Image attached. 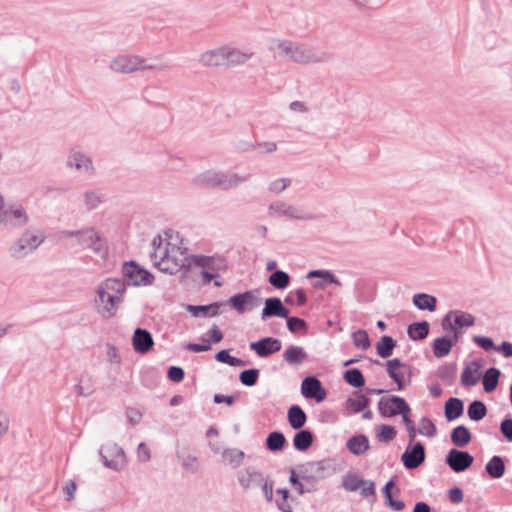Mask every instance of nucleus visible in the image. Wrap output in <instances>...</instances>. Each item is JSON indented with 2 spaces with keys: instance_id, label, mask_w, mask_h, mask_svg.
Listing matches in <instances>:
<instances>
[{
  "instance_id": "obj_1",
  "label": "nucleus",
  "mask_w": 512,
  "mask_h": 512,
  "mask_svg": "<svg viewBox=\"0 0 512 512\" xmlns=\"http://www.w3.org/2000/svg\"><path fill=\"white\" fill-rule=\"evenodd\" d=\"M268 49L279 58L302 65L325 63L332 59V54L320 47L288 39H271Z\"/></svg>"
},
{
  "instance_id": "obj_2",
  "label": "nucleus",
  "mask_w": 512,
  "mask_h": 512,
  "mask_svg": "<svg viewBox=\"0 0 512 512\" xmlns=\"http://www.w3.org/2000/svg\"><path fill=\"white\" fill-rule=\"evenodd\" d=\"M95 293L94 306L97 313L110 319L117 314L123 301L125 282L121 278H107L98 284Z\"/></svg>"
},
{
  "instance_id": "obj_3",
  "label": "nucleus",
  "mask_w": 512,
  "mask_h": 512,
  "mask_svg": "<svg viewBox=\"0 0 512 512\" xmlns=\"http://www.w3.org/2000/svg\"><path fill=\"white\" fill-rule=\"evenodd\" d=\"M159 244L152 254V260L155 266L161 271L168 274H176L183 268L189 269L191 266V256L186 255V249L167 242L165 245L161 243V237L154 238L153 245Z\"/></svg>"
},
{
  "instance_id": "obj_4",
  "label": "nucleus",
  "mask_w": 512,
  "mask_h": 512,
  "mask_svg": "<svg viewBox=\"0 0 512 512\" xmlns=\"http://www.w3.org/2000/svg\"><path fill=\"white\" fill-rule=\"evenodd\" d=\"M252 174L236 173L222 170L209 169L197 174L193 183L198 186L207 188H217L220 190H231L250 181Z\"/></svg>"
},
{
  "instance_id": "obj_5",
  "label": "nucleus",
  "mask_w": 512,
  "mask_h": 512,
  "mask_svg": "<svg viewBox=\"0 0 512 512\" xmlns=\"http://www.w3.org/2000/svg\"><path fill=\"white\" fill-rule=\"evenodd\" d=\"M61 237L63 239L74 238L82 248L90 249L102 259L107 257L108 248L106 241L93 227L74 231L65 230L61 232Z\"/></svg>"
},
{
  "instance_id": "obj_6",
  "label": "nucleus",
  "mask_w": 512,
  "mask_h": 512,
  "mask_svg": "<svg viewBox=\"0 0 512 512\" xmlns=\"http://www.w3.org/2000/svg\"><path fill=\"white\" fill-rule=\"evenodd\" d=\"M44 242V237L33 230H25L8 247V254L13 260H22L33 254Z\"/></svg>"
},
{
  "instance_id": "obj_7",
  "label": "nucleus",
  "mask_w": 512,
  "mask_h": 512,
  "mask_svg": "<svg viewBox=\"0 0 512 512\" xmlns=\"http://www.w3.org/2000/svg\"><path fill=\"white\" fill-rule=\"evenodd\" d=\"M226 304L239 314L252 311L262 304L261 289L256 288L235 294L226 301Z\"/></svg>"
},
{
  "instance_id": "obj_8",
  "label": "nucleus",
  "mask_w": 512,
  "mask_h": 512,
  "mask_svg": "<svg viewBox=\"0 0 512 512\" xmlns=\"http://www.w3.org/2000/svg\"><path fill=\"white\" fill-rule=\"evenodd\" d=\"M122 281L127 286H148L153 283L154 276L134 261L125 262L122 267Z\"/></svg>"
},
{
  "instance_id": "obj_9",
  "label": "nucleus",
  "mask_w": 512,
  "mask_h": 512,
  "mask_svg": "<svg viewBox=\"0 0 512 512\" xmlns=\"http://www.w3.org/2000/svg\"><path fill=\"white\" fill-rule=\"evenodd\" d=\"M335 469L330 460L311 461L302 465L300 474L302 479L309 482L323 480L334 473Z\"/></svg>"
},
{
  "instance_id": "obj_10",
  "label": "nucleus",
  "mask_w": 512,
  "mask_h": 512,
  "mask_svg": "<svg viewBox=\"0 0 512 512\" xmlns=\"http://www.w3.org/2000/svg\"><path fill=\"white\" fill-rule=\"evenodd\" d=\"M99 454L105 467L111 470L120 471L126 466L125 452L116 443H106L100 448Z\"/></svg>"
},
{
  "instance_id": "obj_11",
  "label": "nucleus",
  "mask_w": 512,
  "mask_h": 512,
  "mask_svg": "<svg viewBox=\"0 0 512 512\" xmlns=\"http://www.w3.org/2000/svg\"><path fill=\"white\" fill-rule=\"evenodd\" d=\"M29 222V215L26 209L20 204L4 206L0 218V224L13 228H22Z\"/></svg>"
},
{
  "instance_id": "obj_12",
  "label": "nucleus",
  "mask_w": 512,
  "mask_h": 512,
  "mask_svg": "<svg viewBox=\"0 0 512 512\" xmlns=\"http://www.w3.org/2000/svg\"><path fill=\"white\" fill-rule=\"evenodd\" d=\"M378 411L383 417H394L399 412H410L411 409L404 398L393 395L380 398Z\"/></svg>"
},
{
  "instance_id": "obj_13",
  "label": "nucleus",
  "mask_w": 512,
  "mask_h": 512,
  "mask_svg": "<svg viewBox=\"0 0 512 512\" xmlns=\"http://www.w3.org/2000/svg\"><path fill=\"white\" fill-rule=\"evenodd\" d=\"M475 324V318L467 312L452 310L442 319L443 330H457L471 327Z\"/></svg>"
},
{
  "instance_id": "obj_14",
  "label": "nucleus",
  "mask_w": 512,
  "mask_h": 512,
  "mask_svg": "<svg viewBox=\"0 0 512 512\" xmlns=\"http://www.w3.org/2000/svg\"><path fill=\"white\" fill-rule=\"evenodd\" d=\"M66 167L75 169L81 174L92 175L94 173L92 159L79 149L70 150L66 159Z\"/></svg>"
},
{
  "instance_id": "obj_15",
  "label": "nucleus",
  "mask_w": 512,
  "mask_h": 512,
  "mask_svg": "<svg viewBox=\"0 0 512 512\" xmlns=\"http://www.w3.org/2000/svg\"><path fill=\"white\" fill-rule=\"evenodd\" d=\"M268 214L271 217H285L296 220L308 218L300 208L280 200L274 201L269 205Z\"/></svg>"
},
{
  "instance_id": "obj_16",
  "label": "nucleus",
  "mask_w": 512,
  "mask_h": 512,
  "mask_svg": "<svg viewBox=\"0 0 512 512\" xmlns=\"http://www.w3.org/2000/svg\"><path fill=\"white\" fill-rule=\"evenodd\" d=\"M474 461L473 456L467 451L451 449L446 455V464L456 473L468 469Z\"/></svg>"
},
{
  "instance_id": "obj_17",
  "label": "nucleus",
  "mask_w": 512,
  "mask_h": 512,
  "mask_svg": "<svg viewBox=\"0 0 512 512\" xmlns=\"http://www.w3.org/2000/svg\"><path fill=\"white\" fill-rule=\"evenodd\" d=\"M139 56L132 54H120L110 62V69L119 74H129L138 71Z\"/></svg>"
},
{
  "instance_id": "obj_18",
  "label": "nucleus",
  "mask_w": 512,
  "mask_h": 512,
  "mask_svg": "<svg viewBox=\"0 0 512 512\" xmlns=\"http://www.w3.org/2000/svg\"><path fill=\"white\" fill-rule=\"evenodd\" d=\"M403 465L407 469H416L425 461V447L421 442L408 445L401 456Z\"/></svg>"
},
{
  "instance_id": "obj_19",
  "label": "nucleus",
  "mask_w": 512,
  "mask_h": 512,
  "mask_svg": "<svg viewBox=\"0 0 512 512\" xmlns=\"http://www.w3.org/2000/svg\"><path fill=\"white\" fill-rule=\"evenodd\" d=\"M249 348L254 351L257 356L266 358L274 353H277L282 348V343L279 339L274 337H264L258 341L251 342Z\"/></svg>"
},
{
  "instance_id": "obj_20",
  "label": "nucleus",
  "mask_w": 512,
  "mask_h": 512,
  "mask_svg": "<svg viewBox=\"0 0 512 512\" xmlns=\"http://www.w3.org/2000/svg\"><path fill=\"white\" fill-rule=\"evenodd\" d=\"M301 393L305 398L322 402L326 397V390L315 376H307L301 384Z\"/></svg>"
},
{
  "instance_id": "obj_21",
  "label": "nucleus",
  "mask_w": 512,
  "mask_h": 512,
  "mask_svg": "<svg viewBox=\"0 0 512 512\" xmlns=\"http://www.w3.org/2000/svg\"><path fill=\"white\" fill-rule=\"evenodd\" d=\"M198 62L200 65L209 68L226 67L225 45L201 53Z\"/></svg>"
},
{
  "instance_id": "obj_22",
  "label": "nucleus",
  "mask_w": 512,
  "mask_h": 512,
  "mask_svg": "<svg viewBox=\"0 0 512 512\" xmlns=\"http://www.w3.org/2000/svg\"><path fill=\"white\" fill-rule=\"evenodd\" d=\"M191 265L200 267L203 271L218 273L225 267L224 259L220 256L192 255Z\"/></svg>"
},
{
  "instance_id": "obj_23",
  "label": "nucleus",
  "mask_w": 512,
  "mask_h": 512,
  "mask_svg": "<svg viewBox=\"0 0 512 512\" xmlns=\"http://www.w3.org/2000/svg\"><path fill=\"white\" fill-rule=\"evenodd\" d=\"M154 345L152 334L144 328H136L132 336V346L136 353L146 354Z\"/></svg>"
},
{
  "instance_id": "obj_24",
  "label": "nucleus",
  "mask_w": 512,
  "mask_h": 512,
  "mask_svg": "<svg viewBox=\"0 0 512 512\" xmlns=\"http://www.w3.org/2000/svg\"><path fill=\"white\" fill-rule=\"evenodd\" d=\"M289 311L283 305L278 297H270L265 300V306L262 309L261 319L266 320L271 317L288 318Z\"/></svg>"
},
{
  "instance_id": "obj_25",
  "label": "nucleus",
  "mask_w": 512,
  "mask_h": 512,
  "mask_svg": "<svg viewBox=\"0 0 512 512\" xmlns=\"http://www.w3.org/2000/svg\"><path fill=\"white\" fill-rule=\"evenodd\" d=\"M254 53L249 50H241L231 45H225L226 67L232 68L245 64Z\"/></svg>"
},
{
  "instance_id": "obj_26",
  "label": "nucleus",
  "mask_w": 512,
  "mask_h": 512,
  "mask_svg": "<svg viewBox=\"0 0 512 512\" xmlns=\"http://www.w3.org/2000/svg\"><path fill=\"white\" fill-rule=\"evenodd\" d=\"M263 479V474L252 467H248L238 473V482L244 490L259 487Z\"/></svg>"
},
{
  "instance_id": "obj_27",
  "label": "nucleus",
  "mask_w": 512,
  "mask_h": 512,
  "mask_svg": "<svg viewBox=\"0 0 512 512\" xmlns=\"http://www.w3.org/2000/svg\"><path fill=\"white\" fill-rule=\"evenodd\" d=\"M308 359L306 350L297 345L288 346L283 353V360L291 366H300Z\"/></svg>"
},
{
  "instance_id": "obj_28",
  "label": "nucleus",
  "mask_w": 512,
  "mask_h": 512,
  "mask_svg": "<svg viewBox=\"0 0 512 512\" xmlns=\"http://www.w3.org/2000/svg\"><path fill=\"white\" fill-rule=\"evenodd\" d=\"M315 277L321 278L320 280L313 282V287L316 289H324L327 282L338 287L342 285L338 278H336L335 275L329 270H312L307 274V278L309 279Z\"/></svg>"
},
{
  "instance_id": "obj_29",
  "label": "nucleus",
  "mask_w": 512,
  "mask_h": 512,
  "mask_svg": "<svg viewBox=\"0 0 512 512\" xmlns=\"http://www.w3.org/2000/svg\"><path fill=\"white\" fill-rule=\"evenodd\" d=\"M222 303L215 302L209 305H188L187 311H189L194 317H215L220 313V307Z\"/></svg>"
},
{
  "instance_id": "obj_30",
  "label": "nucleus",
  "mask_w": 512,
  "mask_h": 512,
  "mask_svg": "<svg viewBox=\"0 0 512 512\" xmlns=\"http://www.w3.org/2000/svg\"><path fill=\"white\" fill-rule=\"evenodd\" d=\"M105 195L99 189L86 190L82 194V201L87 211L97 209L104 202Z\"/></svg>"
},
{
  "instance_id": "obj_31",
  "label": "nucleus",
  "mask_w": 512,
  "mask_h": 512,
  "mask_svg": "<svg viewBox=\"0 0 512 512\" xmlns=\"http://www.w3.org/2000/svg\"><path fill=\"white\" fill-rule=\"evenodd\" d=\"M346 447L353 455L360 456L368 451L370 445L367 436L359 434L349 438Z\"/></svg>"
},
{
  "instance_id": "obj_32",
  "label": "nucleus",
  "mask_w": 512,
  "mask_h": 512,
  "mask_svg": "<svg viewBox=\"0 0 512 512\" xmlns=\"http://www.w3.org/2000/svg\"><path fill=\"white\" fill-rule=\"evenodd\" d=\"M288 423L294 430H300L307 421V415L299 405H292L287 412Z\"/></svg>"
},
{
  "instance_id": "obj_33",
  "label": "nucleus",
  "mask_w": 512,
  "mask_h": 512,
  "mask_svg": "<svg viewBox=\"0 0 512 512\" xmlns=\"http://www.w3.org/2000/svg\"><path fill=\"white\" fill-rule=\"evenodd\" d=\"M464 411V403L461 399L456 397L449 398L444 406V414L448 421H453L459 418Z\"/></svg>"
},
{
  "instance_id": "obj_34",
  "label": "nucleus",
  "mask_w": 512,
  "mask_h": 512,
  "mask_svg": "<svg viewBox=\"0 0 512 512\" xmlns=\"http://www.w3.org/2000/svg\"><path fill=\"white\" fill-rule=\"evenodd\" d=\"M480 365L472 361L465 366L461 374V383L463 386H474L479 379Z\"/></svg>"
},
{
  "instance_id": "obj_35",
  "label": "nucleus",
  "mask_w": 512,
  "mask_h": 512,
  "mask_svg": "<svg viewBox=\"0 0 512 512\" xmlns=\"http://www.w3.org/2000/svg\"><path fill=\"white\" fill-rule=\"evenodd\" d=\"M370 403V399L360 392H354L346 400V408L352 413H359L363 411Z\"/></svg>"
},
{
  "instance_id": "obj_36",
  "label": "nucleus",
  "mask_w": 512,
  "mask_h": 512,
  "mask_svg": "<svg viewBox=\"0 0 512 512\" xmlns=\"http://www.w3.org/2000/svg\"><path fill=\"white\" fill-rule=\"evenodd\" d=\"M314 440L312 432L308 429H300L293 438V446L298 451L308 450Z\"/></svg>"
},
{
  "instance_id": "obj_37",
  "label": "nucleus",
  "mask_w": 512,
  "mask_h": 512,
  "mask_svg": "<svg viewBox=\"0 0 512 512\" xmlns=\"http://www.w3.org/2000/svg\"><path fill=\"white\" fill-rule=\"evenodd\" d=\"M413 304L419 310H428L433 312L436 310L437 299L426 293H417L413 296Z\"/></svg>"
},
{
  "instance_id": "obj_38",
  "label": "nucleus",
  "mask_w": 512,
  "mask_h": 512,
  "mask_svg": "<svg viewBox=\"0 0 512 512\" xmlns=\"http://www.w3.org/2000/svg\"><path fill=\"white\" fill-rule=\"evenodd\" d=\"M451 441L456 447L463 448L471 441V433L465 426H457L452 430Z\"/></svg>"
},
{
  "instance_id": "obj_39",
  "label": "nucleus",
  "mask_w": 512,
  "mask_h": 512,
  "mask_svg": "<svg viewBox=\"0 0 512 512\" xmlns=\"http://www.w3.org/2000/svg\"><path fill=\"white\" fill-rule=\"evenodd\" d=\"M245 453L239 449L228 448L222 452V458L225 464L232 468H237L242 465Z\"/></svg>"
},
{
  "instance_id": "obj_40",
  "label": "nucleus",
  "mask_w": 512,
  "mask_h": 512,
  "mask_svg": "<svg viewBox=\"0 0 512 512\" xmlns=\"http://www.w3.org/2000/svg\"><path fill=\"white\" fill-rule=\"evenodd\" d=\"M452 347V341L448 336L436 338L432 345L433 354L436 358H443L450 353Z\"/></svg>"
},
{
  "instance_id": "obj_41",
  "label": "nucleus",
  "mask_w": 512,
  "mask_h": 512,
  "mask_svg": "<svg viewBox=\"0 0 512 512\" xmlns=\"http://www.w3.org/2000/svg\"><path fill=\"white\" fill-rule=\"evenodd\" d=\"M486 472L495 479L501 478L505 472V464L500 456H493L485 466Z\"/></svg>"
},
{
  "instance_id": "obj_42",
  "label": "nucleus",
  "mask_w": 512,
  "mask_h": 512,
  "mask_svg": "<svg viewBox=\"0 0 512 512\" xmlns=\"http://www.w3.org/2000/svg\"><path fill=\"white\" fill-rule=\"evenodd\" d=\"M500 370L494 367L487 369L482 377L484 391L490 393L494 391L498 385Z\"/></svg>"
},
{
  "instance_id": "obj_43",
  "label": "nucleus",
  "mask_w": 512,
  "mask_h": 512,
  "mask_svg": "<svg viewBox=\"0 0 512 512\" xmlns=\"http://www.w3.org/2000/svg\"><path fill=\"white\" fill-rule=\"evenodd\" d=\"M76 392L79 396L89 397L95 391L94 381L92 376L88 374H82L79 378L78 383L75 386Z\"/></svg>"
},
{
  "instance_id": "obj_44",
  "label": "nucleus",
  "mask_w": 512,
  "mask_h": 512,
  "mask_svg": "<svg viewBox=\"0 0 512 512\" xmlns=\"http://www.w3.org/2000/svg\"><path fill=\"white\" fill-rule=\"evenodd\" d=\"M407 333L412 340H423L429 333V323L415 322L408 326Z\"/></svg>"
},
{
  "instance_id": "obj_45",
  "label": "nucleus",
  "mask_w": 512,
  "mask_h": 512,
  "mask_svg": "<svg viewBox=\"0 0 512 512\" xmlns=\"http://www.w3.org/2000/svg\"><path fill=\"white\" fill-rule=\"evenodd\" d=\"M396 341L391 336H382L376 345V352L381 358H388L392 355Z\"/></svg>"
},
{
  "instance_id": "obj_46",
  "label": "nucleus",
  "mask_w": 512,
  "mask_h": 512,
  "mask_svg": "<svg viewBox=\"0 0 512 512\" xmlns=\"http://www.w3.org/2000/svg\"><path fill=\"white\" fill-rule=\"evenodd\" d=\"M268 282L276 289H285L290 284V276L283 270H275L268 278Z\"/></svg>"
},
{
  "instance_id": "obj_47",
  "label": "nucleus",
  "mask_w": 512,
  "mask_h": 512,
  "mask_svg": "<svg viewBox=\"0 0 512 512\" xmlns=\"http://www.w3.org/2000/svg\"><path fill=\"white\" fill-rule=\"evenodd\" d=\"M286 443V438L282 432L273 431L266 438V446L272 452L281 451Z\"/></svg>"
},
{
  "instance_id": "obj_48",
  "label": "nucleus",
  "mask_w": 512,
  "mask_h": 512,
  "mask_svg": "<svg viewBox=\"0 0 512 512\" xmlns=\"http://www.w3.org/2000/svg\"><path fill=\"white\" fill-rule=\"evenodd\" d=\"M468 417L473 421L482 420L487 414L486 405L480 400H474L468 406Z\"/></svg>"
},
{
  "instance_id": "obj_49",
  "label": "nucleus",
  "mask_w": 512,
  "mask_h": 512,
  "mask_svg": "<svg viewBox=\"0 0 512 512\" xmlns=\"http://www.w3.org/2000/svg\"><path fill=\"white\" fill-rule=\"evenodd\" d=\"M344 380L354 388H361L365 385L362 372L357 368L348 369L344 372Z\"/></svg>"
},
{
  "instance_id": "obj_50",
  "label": "nucleus",
  "mask_w": 512,
  "mask_h": 512,
  "mask_svg": "<svg viewBox=\"0 0 512 512\" xmlns=\"http://www.w3.org/2000/svg\"><path fill=\"white\" fill-rule=\"evenodd\" d=\"M215 359L218 362L228 364L229 366L232 367H241L246 364L245 361H243L242 359L231 356L228 350H221L218 353H216Z\"/></svg>"
},
{
  "instance_id": "obj_51",
  "label": "nucleus",
  "mask_w": 512,
  "mask_h": 512,
  "mask_svg": "<svg viewBox=\"0 0 512 512\" xmlns=\"http://www.w3.org/2000/svg\"><path fill=\"white\" fill-rule=\"evenodd\" d=\"M260 371L256 368L244 370L239 375L240 382L245 386H254L259 378Z\"/></svg>"
},
{
  "instance_id": "obj_52",
  "label": "nucleus",
  "mask_w": 512,
  "mask_h": 512,
  "mask_svg": "<svg viewBox=\"0 0 512 512\" xmlns=\"http://www.w3.org/2000/svg\"><path fill=\"white\" fill-rule=\"evenodd\" d=\"M353 344L362 350H367L371 343L365 330L359 329L352 334Z\"/></svg>"
},
{
  "instance_id": "obj_53",
  "label": "nucleus",
  "mask_w": 512,
  "mask_h": 512,
  "mask_svg": "<svg viewBox=\"0 0 512 512\" xmlns=\"http://www.w3.org/2000/svg\"><path fill=\"white\" fill-rule=\"evenodd\" d=\"M364 483V479H361L353 474H348L343 478L342 486L347 491H357L362 487Z\"/></svg>"
},
{
  "instance_id": "obj_54",
  "label": "nucleus",
  "mask_w": 512,
  "mask_h": 512,
  "mask_svg": "<svg viewBox=\"0 0 512 512\" xmlns=\"http://www.w3.org/2000/svg\"><path fill=\"white\" fill-rule=\"evenodd\" d=\"M291 184V179L280 177L268 184V191L273 195H279Z\"/></svg>"
},
{
  "instance_id": "obj_55",
  "label": "nucleus",
  "mask_w": 512,
  "mask_h": 512,
  "mask_svg": "<svg viewBox=\"0 0 512 512\" xmlns=\"http://www.w3.org/2000/svg\"><path fill=\"white\" fill-rule=\"evenodd\" d=\"M396 433L397 432L393 426L381 425L377 431V438L381 442H389L395 438Z\"/></svg>"
},
{
  "instance_id": "obj_56",
  "label": "nucleus",
  "mask_w": 512,
  "mask_h": 512,
  "mask_svg": "<svg viewBox=\"0 0 512 512\" xmlns=\"http://www.w3.org/2000/svg\"><path fill=\"white\" fill-rule=\"evenodd\" d=\"M164 157L166 159L167 166L171 170H181L185 166V161L179 156L165 152Z\"/></svg>"
},
{
  "instance_id": "obj_57",
  "label": "nucleus",
  "mask_w": 512,
  "mask_h": 512,
  "mask_svg": "<svg viewBox=\"0 0 512 512\" xmlns=\"http://www.w3.org/2000/svg\"><path fill=\"white\" fill-rule=\"evenodd\" d=\"M287 319V327L291 333H297L298 331L307 329L306 322L298 317H289Z\"/></svg>"
},
{
  "instance_id": "obj_58",
  "label": "nucleus",
  "mask_w": 512,
  "mask_h": 512,
  "mask_svg": "<svg viewBox=\"0 0 512 512\" xmlns=\"http://www.w3.org/2000/svg\"><path fill=\"white\" fill-rule=\"evenodd\" d=\"M419 433L427 437H433L436 434V427L431 420L423 418Z\"/></svg>"
},
{
  "instance_id": "obj_59",
  "label": "nucleus",
  "mask_w": 512,
  "mask_h": 512,
  "mask_svg": "<svg viewBox=\"0 0 512 512\" xmlns=\"http://www.w3.org/2000/svg\"><path fill=\"white\" fill-rule=\"evenodd\" d=\"M139 64H138V71H145V70H160L163 67L158 65L152 60H149L147 58H143L139 56Z\"/></svg>"
},
{
  "instance_id": "obj_60",
  "label": "nucleus",
  "mask_w": 512,
  "mask_h": 512,
  "mask_svg": "<svg viewBox=\"0 0 512 512\" xmlns=\"http://www.w3.org/2000/svg\"><path fill=\"white\" fill-rule=\"evenodd\" d=\"M500 432L507 441L512 442V418H506L501 422Z\"/></svg>"
},
{
  "instance_id": "obj_61",
  "label": "nucleus",
  "mask_w": 512,
  "mask_h": 512,
  "mask_svg": "<svg viewBox=\"0 0 512 512\" xmlns=\"http://www.w3.org/2000/svg\"><path fill=\"white\" fill-rule=\"evenodd\" d=\"M167 375H168L169 380L178 383L183 380L185 374H184V370L181 367L171 366L168 369Z\"/></svg>"
},
{
  "instance_id": "obj_62",
  "label": "nucleus",
  "mask_w": 512,
  "mask_h": 512,
  "mask_svg": "<svg viewBox=\"0 0 512 512\" xmlns=\"http://www.w3.org/2000/svg\"><path fill=\"white\" fill-rule=\"evenodd\" d=\"M473 341L478 345L480 346L482 349L486 350V351H489L491 349H495V345H494V342L491 338L489 337H484V336H475L473 338Z\"/></svg>"
},
{
  "instance_id": "obj_63",
  "label": "nucleus",
  "mask_w": 512,
  "mask_h": 512,
  "mask_svg": "<svg viewBox=\"0 0 512 512\" xmlns=\"http://www.w3.org/2000/svg\"><path fill=\"white\" fill-rule=\"evenodd\" d=\"M177 455H178V458L180 459L183 467L190 469V470L196 469L197 458L195 456L190 455V454L182 456L180 453H178Z\"/></svg>"
},
{
  "instance_id": "obj_64",
  "label": "nucleus",
  "mask_w": 512,
  "mask_h": 512,
  "mask_svg": "<svg viewBox=\"0 0 512 512\" xmlns=\"http://www.w3.org/2000/svg\"><path fill=\"white\" fill-rule=\"evenodd\" d=\"M387 373L389 375V377L395 382L397 383V390L398 391H401L404 389V376H403V373L400 372L399 370H396V371H390V369H387Z\"/></svg>"
}]
</instances>
